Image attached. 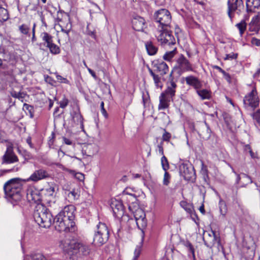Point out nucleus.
<instances>
[{
	"mask_svg": "<svg viewBox=\"0 0 260 260\" xmlns=\"http://www.w3.org/2000/svg\"><path fill=\"white\" fill-rule=\"evenodd\" d=\"M84 65L87 68V70L89 72V73L90 74V75L93 77V78L96 79V76L95 75V73L91 69L88 68L87 67L86 64H85V63H84Z\"/></svg>",
	"mask_w": 260,
	"mask_h": 260,
	"instance_id": "nucleus-58",
	"label": "nucleus"
},
{
	"mask_svg": "<svg viewBox=\"0 0 260 260\" xmlns=\"http://www.w3.org/2000/svg\"><path fill=\"white\" fill-rule=\"evenodd\" d=\"M214 69H216L218 70L220 72H221L222 74L224 73V71L222 70L220 67L217 66H214L213 67Z\"/></svg>",
	"mask_w": 260,
	"mask_h": 260,
	"instance_id": "nucleus-64",
	"label": "nucleus"
},
{
	"mask_svg": "<svg viewBox=\"0 0 260 260\" xmlns=\"http://www.w3.org/2000/svg\"><path fill=\"white\" fill-rule=\"evenodd\" d=\"M153 67L155 68V71L159 73L161 75L166 74L169 71L168 65L162 60L154 61L153 62Z\"/></svg>",
	"mask_w": 260,
	"mask_h": 260,
	"instance_id": "nucleus-20",
	"label": "nucleus"
},
{
	"mask_svg": "<svg viewBox=\"0 0 260 260\" xmlns=\"http://www.w3.org/2000/svg\"><path fill=\"white\" fill-rule=\"evenodd\" d=\"M43 190L44 191L46 196L53 197L55 193V185L51 184L43 189Z\"/></svg>",
	"mask_w": 260,
	"mask_h": 260,
	"instance_id": "nucleus-31",
	"label": "nucleus"
},
{
	"mask_svg": "<svg viewBox=\"0 0 260 260\" xmlns=\"http://www.w3.org/2000/svg\"><path fill=\"white\" fill-rule=\"evenodd\" d=\"M237 54H235L234 53H232L230 54H228L226 55V57H225V59H236L237 57Z\"/></svg>",
	"mask_w": 260,
	"mask_h": 260,
	"instance_id": "nucleus-53",
	"label": "nucleus"
},
{
	"mask_svg": "<svg viewBox=\"0 0 260 260\" xmlns=\"http://www.w3.org/2000/svg\"><path fill=\"white\" fill-rule=\"evenodd\" d=\"M47 47L49 49L50 52L52 54H57L60 52L59 48L53 43Z\"/></svg>",
	"mask_w": 260,
	"mask_h": 260,
	"instance_id": "nucleus-39",
	"label": "nucleus"
},
{
	"mask_svg": "<svg viewBox=\"0 0 260 260\" xmlns=\"http://www.w3.org/2000/svg\"><path fill=\"white\" fill-rule=\"evenodd\" d=\"M205 125L206 131L201 132L200 135L202 136L203 139H208L211 136V130L206 122Z\"/></svg>",
	"mask_w": 260,
	"mask_h": 260,
	"instance_id": "nucleus-38",
	"label": "nucleus"
},
{
	"mask_svg": "<svg viewBox=\"0 0 260 260\" xmlns=\"http://www.w3.org/2000/svg\"><path fill=\"white\" fill-rule=\"evenodd\" d=\"M180 206L191 215H192V214L196 215L194 213V211L193 207L191 204L188 203L186 201H184L180 202Z\"/></svg>",
	"mask_w": 260,
	"mask_h": 260,
	"instance_id": "nucleus-26",
	"label": "nucleus"
},
{
	"mask_svg": "<svg viewBox=\"0 0 260 260\" xmlns=\"http://www.w3.org/2000/svg\"><path fill=\"white\" fill-rule=\"evenodd\" d=\"M114 215L117 218H121L124 215V208L122 204L118 201H113L111 204Z\"/></svg>",
	"mask_w": 260,
	"mask_h": 260,
	"instance_id": "nucleus-17",
	"label": "nucleus"
},
{
	"mask_svg": "<svg viewBox=\"0 0 260 260\" xmlns=\"http://www.w3.org/2000/svg\"><path fill=\"white\" fill-rule=\"evenodd\" d=\"M185 81L186 83L190 86H192L195 89L198 90L202 87V83L199 79L193 76H190L186 77Z\"/></svg>",
	"mask_w": 260,
	"mask_h": 260,
	"instance_id": "nucleus-23",
	"label": "nucleus"
},
{
	"mask_svg": "<svg viewBox=\"0 0 260 260\" xmlns=\"http://www.w3.org/2000/svg\"><path fill=\"white\" fill-rule=\"evenodd\" d=\"M176 68L179 69L182 72L192 71L191 64L189 61L181 54L176 60Z\"/></svg>",
	"mask_w": 260,
	"mask_h": 260,
	"instance_id": "nucleus-16",
	"label": "nucleus"
},
{
	"mask_svg": "<svg viewBox=\"0 0 260 260\" xmlns=\"http://www.w3.org/2000/svg\"><path fill=\"white\" fill-rule=\"evenodd\" d=\"M23 108L28 110L30 113L33 110V107L27 104H24Z\"/></svg>",
	"mask_w": 260,
	"mask_h": 260,
	"instance_id": "nucleus-59",
	"label": "nucleus"
},
{
	"mask_svg": "<svg viewBox=\"0 0 260 260\" xmlns=\"http://www.w3.org/2000/svg\"><path fill=\"white\" fill-rule=\"evenodd\" d=\"M73 120L76 124H80L83 127V117L80 113H75L73 115Z\"/></svg>",
	"mask_w": 260,
	"mask_h": 260,
	"instance_id": "nucleus-35",
	"label": "nucleus"
},
{
	"mask_svg": "<svg viewBox=\"0 0 260 260\" xmlns=\"http://www.w3.org/2000/svg\"><path fill=\"white\" fill-rule=\"evenodd\" d=\"M76 208L73 205L65 206L55 216L54 224L59 232H73L76 228L74 222Z\"/></svg>",
	"mask_w": 260,
	"mask_h": 260,
	"instance_id": "nucleus-1",
	"label": "nucleus"
},
{
	"mask_svg": "<svg viewBox=\"0 0 260 260\" xmlns=\"http://www.w3.org/2000/svg\"><path fill=\"white\" fill-rule=\"evenodd\" d=\"M242 179L243 181H241L242 186L244 187L248 183H252L253 181L251 178L247 174L245 173L242 174Z\"/></svg>",
	"mask_w": 260,
	"mask_h": 260,
	"instance_id": "nucleus-36",
	"label": "nucleus"
},
{
	"mask_svg": "<svg viewBox=\"0 0 260 260\" xmlns=\"http://www.w3.org/2000/svg\"><path fill=\"white\" fill-rule=\"evenodd\" d=\"M41 36L47 47L53 43V37L47 32H44L42 33Z\"/></svg>",
	"mask_w": 260,
	"mask_h": 260,
	"instance_id": "nucleus-29",
	"label": "nucleus"
},
{
	"mask_svg": "<svg viewBox=\"0 0 260 260\" xmlns=\"http://www.w3.org/2000/svg\"><path fill=\"white\" fill-rule=\"evenodd\" d=\"M109 231L107 225L99 222L96 226L93 243L95 246H100L105 243L109 238Z\"/></svg>",
	"mask_w": 260,
	"mask_h": 260,
	"instance_id": "nucleus-5",
	"label": "nucleus"
},
{
	"mask_svg": "<svg viewBox=\"0 0 260 260\" xmlns=\"http://www.w3.org/2000/svg\"><path fill=\"white\" fill-rule=\"evenodd\" d=\"M128 209L133 214L135 220L142 217L146 216L144 210L138 206L131 205L129 206Z\"/></svg>",
	"mask_w": 260,
	"mask_h": 260,
	"instance_id": "nucleus-22",
	"label": "nucleus"
},
{
	"mask_svg": "<svg viewBox=\"0 0 260 260\" xmlns=\"http://www.w3.org/2000/svg\"><path fill=\"white\" fill-rule=\"evenodd\" d=\"M80 243L75 240L66 239L62 241L60 246L70 255L76 254L79 251Z\"/></svg>",
	"mask_w": 260,
	"mask_h": 260,
	"instance_id": "nucleus-9",
	"label": "nucleus"
},
{
	"mask_svg": "<svg viewBox=\"0 0 260 260\" xmlns=\"http://www.w3.org/2000/svg\"><path fill=\"white\" fill-rule=\"evenodd\" d=\"M22 184L15 179H12L6 182L4 186L6 197L10 200L15 202L21 200Z\"/></svg>",
	"mask_w": 260,
	"mask_h": 260,
	"instance_id": "nucleus-3",
	"label": "nucleus"
},
{
	"mask_svg": "<svg viewBox=\"0 0 260 260\" xmlns=\"http://www.w3.org/2000/svg\"><path fill=\"white\" fill-rule=\"evenodd\" d=\"M180 173L186 180H191L194 178L195 172L193 168L191 165L182 164L180 166Z\"/></svg>",
	"mask_w": 260,
	"mask_h": 260,
	"instance_id": "nucleus-12",
	"label": "nucleus"
},
{
	"mask_svg": "<svg viewBox=\"0 0 260 260\" xmlns=\"http://www.w3.org/2000/svg\"><path fill=\"white\" fill-rule=\"evenodd\" d=\"M135 220L138 228L143 232V230L147 225V220L146 219V216L142 217L141 218L137 219Z\"/></svg>",
	"mask_w": 260,
	"mask_h": 260,
	"instance_id": "nucleus-30",
	"label": "nucleus"
},
{
	"mask_svg": "<svg viewBox=\"0 0 260 260\" xmlns=\"http://www.w3.org/2000/svg\"><path fill=\"white\" fill-rule=\"evenodd\" d=\"M132 26L136 31H143L146 27L145 20L140 16H136L132 19Z\"/></svg>",
	"mask_w": 260,
	"mask_h": 260,
	"instance_id": "nucleus-19",
	"label": "nucleus"
},
{
	"mask_svg": "<svg viewBox=\"0 0 260 260\" xmlns=\"http://www.w3.org/2000/svg\"><path fill=\"white\" fill-rule=\"evenodd\" d=\"M0 19L4 21H6L8 19V12L6 9L0 8Z\"/></svg>",
	"mask_w": 260,
	"mask_h": 260,
	"instance_id": "nucleus-44",
	"label": "nucleus"
},
{
	"mask_svg": "<svg viewBox=\"0 0 260 260\" xmlns=\"http://www.w3.org/2000/svg\"><path fill=\"white\" fill-rule=\"evenodd\" d=\"M149 72L150 74L152 76L154 83L155 84V86L157 87H161L162 85L161 84L160 82V77L155 74L154 73V72L152 71V70L149 69Z\"/></svg>",
	"mask_w": 260,
	"mask_h": 260,
	"instance_id": "nucleus-33",
	"label": "nucleus"
},
{
	"mask_svg": "<svg viewBox=\"0 0 260 260\" xmlns=\"http://www.w3.org/2000/svg\"><path fill=\"white\" fill-rule=\"evenodd\" d=\"M161 164L163 170L165 172L169 169L168 159L165 155H163L161 158Z\"/></svg>",
	"mask_w": 260,
	"mask_h": 260,
	"instance_id": "nucleus-42",
	"label": "nucleus"
},
{
	"mask_svg": "<svg viewBox=\"0 0 260 260\" xmlns=\"http://www.w3.org/2000/svg\"><path fill=\"white\" fill-rule=\"evenodd\" d=\"M247 11H252V8H258L260 6V0H246Z\"/></svg>",
	"mask_w": 260,
	"mask_h": 260,
	"instance_id": "nucleus-24",
	"label": "nucleus"
},
{
	"mask_svg": "<svg viewBox=\"0 0 260 260\" xmlns=\"http://www.w3.org/2000/svg\"><path fill=\"white\" fill-rule=\"evenodd\" d=\"M219 210L221 215L224 217L227 213V207L224 202H219Z\"/></svg>",
	"mask_w": 260,
	"mask_h": 260,
	"instance_id": "nucleus-40",
	"label": "nucleus"
},
{
	"mask_svg": "<svg viewBox=\"0 0 260 260\" xmlns=\"http://www.w3.org/2000/svg\"><path fill=\"white\" fill-rule=\"evenodd\" d=\"M155 36L161 44L170 45L175 44V39L170 31V28L157 27Z\"/></svg>",
	"mask_w": 260,
	"mask_h": 260,
	"instance_id": "nucleus-8",
	"label": "nucleus"
},
{
	"mask_svg": "<svg viewBox=\"0 0 260 260\" xmlns=\"http://www.w3.org/2000/svg\"><path fill=\"white\" fill-rule=\"evenodd\" d=\"M228 15L232 19L233 17L232 13L238 11L237 13L240 12L244 9V4L242 0H228Z\"/></svg>",
	"mask_w": 260,
	"mask_h": 260,
	"instance_id": "nucleus-11",
	"label": "nucleus"
},
{
	"mask_svg": "<svg viewBox=\"0 0 260 260\" xmlns=\"http://www.w3.org/2000/svg\"><path fill=\"white\" fill-rule=\"evenodd\" d=\"M158 147V152L161 155H164V149H163V147L162 146V144H160L158 145L157 146Z\"/></svg>",
	"mask_w": 260,
	"mask_h": 260,
	"instance_id": "nucleus-60",
	"label": "nucleus"
},
{
	"mask_svg": "<svg viewBox=\"0 0 260 260\" xmlns=\"http://www.w3.org/2000/svg\"><path fill=\"white\" fill-rule=\"evenodd\" d=\"M11 94L13 98H18V96H19V92H17L16 91H12L11 92Z\"/></svg>",
	"mask_w": 260,
	"mask_h": 260,
	"instance_id": "nucleus-63",
	"label": "nucleus"
},
{
	"mask_svg": "<svg viewBox=\"0 0 260 260\" xmlns=\"http://www.w3.org/2000/svg\"><path fill=\"white\" fill-rule=\"evenodd\" d=\"M49 177V174L46 170L44 169H40L34 171L26 181L38 182L40 180L47 178Z\"/></svg>",
	"mask_w": 260,
	"mask_h": 260,
	"instance_id": "nucleus-14",
	"label": "nucleus"
},
{
	"mask_svg": "<svg viewBox=\"0 0 260 260\" xmlns=\"http://www.w3.org/2000/svg\"><path fill=\"white\" fill-rule=\"evenodd\" d=\"M176 87V83L173 81H171L168 85L167 89L160 94L158 106L159 110H164L169 108L170 102L173 101V98L175 95Z\"/></svg>",
	"mask_w": 260,
	"mask_h": 260,
	"instance_id": "nucleus-4",
	"label": "nucleus"
},
{
	"mask_svg": "<svg viewBox=\"0 0 260 260\" xmlns=\"http://www.w3.org/2000/svg\"><path fill=\"white\" fill-rule=\"evenodd\" d=\"M203 240L205 245L210 248L212 247L216 243L220 244V237L212 230L204 233Z\"/></svg>",
	"mask_w": 260,
	"mask_h": 260,
	"instance_id": "nucleus-10",
	"label": "nucleus"
},
{
	"mask_svg": "<svg viewBox=\"0 0 260 260\" xmlns=\"http://www.w3.org/2000/svg\"><path fill=\"white\" fill-rule=\"evenodd\" d=\"M260 29V17L257 15L253 17L249 24V30L257 32Z\"/></svg>",
	"mask_w": 260,
	"mask_h": 260,
	"instance_id": "nucleus-21",
	"label": "nucleus"
},
{
	"mask_svg": "<svg viewBox=\"0 0 260 260\" xmlns=\"http://www.w3.org/2000/svg\"><path fill=\"white\" fill-rule=\"evenodd\" d=\"M101 108L102 113L106 118H107L108 116V114L104 108V103L103 102H102L101 103Z\"/></svg>",
	"mask_w": 260,
	"mask_h": 260,
	"instance_id": "nucleus-54",
	"label": "nucleus"
},
{
	"mask_svg": "<svg viewBox=\"0 0 260 260\" xmlns=\"http://www.w3.org/2000/svg\"><path fill=\"white\" fill-rule=\"evenodd\" d=\"M62 139H63V141L64 143H65L66 144L68 145H74V143L73 142V141L71 140L68 139L66 137H63L62 138Z\"/></svg>",
	"mask_w": 260,
	"mask_h": 260,
	"instance_id": "nucleus-55",
	"label": "nucleus"
},
{
	"mask_svg": "<svg viewBox=\"0 0 260 260\" xmlns=\"http://www.w3.org/2000/svg\"><path fill=\"white\" fill-rule=\"evenodd\" d=\"M90 249L89 246L80 243L79 252H81L83 255H87L89 254Z\"/></svg>",
	"mask_w": 260,
	"mask_h": 260,
	"instance_id": "nucleus-37",
	"label": "nucleus"
},
{
	"mask_svg": "<svg viewBox=\"0 0 260 260\" xmlns=\"http://www.w3.org/2000/svg\"><path fill=\"white\" fill-rule=\"evenodd\" d=\"M19 96H18V98L19 100H20L21 102H23V99H25V96H26V94L24 92H19Z\"/></svg>",
	"mask_w": 260,
	"mask_h": 260,
	"instance_id": "nucleus-57",
	"label": "nucleus"
},
{
	"mask_svg": "<svg viewBox=\"0 0 260 260\" xmlns=\"http://www.w3.org/2000/svg\"><path fill=\"white\" fill-rule=\"evenodd\" d=\"M177 53V49L174 48L173 50L167 52L164 55L163 58L167 61H171Z\"/></svg>",
	"mask_w": 260,
	"mask_h": 260,
	"instance_id": "nucleus-34",
	"label": "nucleus"
},
{
	"mask_svg": "<svg viewBox=\"0 0 260 260\" xmlns=\"http://www.w3.org/2000/svg\"><path fill=\"white\" fill-rule=\"evenodd\" d=\"M19 29L22 34L27 35L29 30V27L27 25L23 24L19 27Z\"/></svg>",
	"mask_w": 260,
	"mask_h": 260,
	"instance_id": "nucleus-47",
	"label": "nucleus"
},
{
	"mask_svg": "<svg viewBox=\"0 0 260 260\" xmlns=\"http://www.w3.org/2000/svg\"><path fill=\"white\" fill-rule=\"evenodd\" d=\"M251 116L255 120V122L260 126V109L256 110L251 114Z\"/></svg>",
	"mask_w": 260,
	"mask_h": 260,
	"instance_id": "nucleus-41",
	"label": "nucleus"
},
{
	"mask_svg": "<svg viewBox=\"0 0 260 260\" xmlns=\"http://www.w3.org/2000/svg\"><path fill=\"white\" fill-rule=\"evenodd\" d=\"M170 176L169 174L166 171L164 174L163 184L165 185H168L170 183Z\"/></svg>",
	"mask_w": 260,
	"mask_h": 260,
	"instance_id": "nucleus-49",
	"label": "nucleus"
},
{
	"mask_svg": "<svg viewBox=\"0 0 260 260\" xmlns=\"http://www.w3.org/2000/svg\"><path fill=\"white\" fill-rule=\"evenodd\" d=\"M31 260H47V259L41 253H36L31 255Z\"/></svg>",
	"mask_w": 260,
	"mask_h": 260,
	"instance_id": "nucleus-46",
	"label": "nucleus"
},
{
	"mask_svg": "<svg viewBox=\"0 0 260 260\" xmlns=\"http://www.w3.org/2000/svg\"><path fill=\"white\" fill-rule=\"evenodd\" d=\"M251 43L256 46H260V40L253 38L251 40Z\"/></svg>",
	"mask_w": 260,
	"mask_h": 260,
	"instance_id": "nucleus-56",
	"label": "nucleus"
},
{
	"mask_svg": "<svg viewBox=\"0 0 260 260\" xmlns=\"http://www.w3.org/2000/svg\"><path fill=\"white\" fill-rule=\"evenodd\" d=\"M259 104V98L255 85L251 86L250 90L243 99V104L245 108L252 109L256 108Z\"/></svg>",
	"mask_w": 260,
	"mask_h": 260,
	"instance_id": "nucleus-6",
	"label": "nucleus"
},
{
	"mask_svg": "<svg viewBox=\"0 0 260 260\" xmlns=\"http://www.w3.org/2000/svg\"><path fill=\"white\" fill-rule=\"evenodd\" d=\"M18 161V158L13 152V148L11 146L8 147L2 158V164H10Z\"/></svg>",
	"mask_w": 260,
	"mask_h": 260,
	"instance_id": "nucleus-13",
	"label": "nucleus"
},
{
	"mask_svg": "<svg viewBox=\"0 0 260 260\" xmlns=\"http://www.w3.org/2000/svg\"><path fill=\"white\" fill-rule=\"evenodd\" d=\"M34 217L35 221L42 228H49L52 224L51 213L46 207L42 205H38L36 207Z\"/></svg>",
	"mask_w": 260,
	"mask_h": 260,
	"instance_id": "nucleus-2",
	"label": "nucleus"
},
{
	"mask_svg": "<svg viewBox=\"0 0 260 260\" xmlns=\"http://www.w3.org/2000/svg\"><path fill=\"white\" fill-rule=\"evenodd\" d=\"M99 150V146L95 144H87L83 146L82 153L86 156H92L97 154Z\"/></svg>",
	"mask_w": 260,
	"mask_h": 260,
	"instance_id": "nucleus-18",
	"label": "nucleus"
},
{
	"mask_svg": "<svg viewBox=\"0 0 260 260\" xmlns=\"http://www.w3.org/2000/svg\"><path fill=\"white\" fill-rule=\"evenodd\" d=\"M67 194L69 201L73 203L75 200H77L79 197V194L77 190L73 189L71 191H68L66 192Z\"/></svg>",
	"mask_w": 260,
	"mask_h": 260,
	"instance_id": "nucleus-28",
	"label": "nucleus"
},
{
	"mask_svg": "<svg viewBox=\"0 0 260 260\" xmlns=\"http://www.w3.org/2000/svg\"><path fill=\"white\" fill-rule=\"evenodd\" d=\"M154 19L159 24L157 27L170 28L172 17L168 10L161 9L157 11L154 14Z\"/></svg>",
	"mask_w": 260,
	"mask_h": 260,
	"instance_id": "nucleus-7",
	"label": "nucleus"
},
{
	"mask_svg": "<svg viewBox=\"0 0 260 260\" xmlns=\"http://www.w3.org/2000/svg\"><path fill=\"white\" fill-rule=\"evenodd\" d=\"M197 93L202 100H209L210 99L211 96V92L206 89H199L198 90H197Z\"/></svg>",
	"mask_w": 260,
	"mask_h": 260,
	"instance_id": "nucleus-25",
	"label": "nucleus"
},
{
	"mask_svg": "<svg viewBox=\"0 0 260 260\" xmlns=\"http://www.w3.org/2000/svg\"><path fill=\"white\" fill-rule=\"evenodd\" d=\"M184 245L188 249V250L192 254L193 256H194V250L191 243L187 241L185 242Z\"/></svg>",
	"mask_w": 260,
	"mask_h": 260,
	"instance_id": "nucleus-48",
	"label": "nucleus"
},
{
	"mask_svg": "<svg viewBox=\"0 0 260 260\" xmlns=\"http://www.w3.org/2000/svg\"><path fill=\"white\" fill-rule=\"evenodd\" d=\"M58 26L60 27L61 32L63 34L62 35L64 40L67 41L69 38V32L70 31V29H65L60 24H56V27L57 28Z\"/></svg>",
	"mask_w": 260,
	"mask_h": 260,
	"instance_id": "nucleus-45",
	"label": "nucleus"
},
{
	"mask_svg": "<svg viewBox=\"0 0 260 260\" xmlns=\"http://www.w3.org/2000/svg\"><path fill=\"white\" fill-rule=\"evenodd\" d=\"M26 198L30 203H38L41 201L39 190L34 186H29L26 190Z\"/></svg>",
	"mask_w": 260,
	"mask_h": 260,
	"instance_id": "nucleus-15",
	"label": "nucleus"
},
{
	"mask_svg": "<svg viewBox=\"0 0 260 260\" xmlns=\"http://www.w3.org/2000/svg\"><path fill=\"white\" fill-rule=\"evenodd\" d=\"M224 78L228 81V82H230V80H231V76L229 74L226 73L225 71H224V73L222 74Z\"/></svg>",
	"mask_w": 260,
	"mask_h": 260,
	"instance_id": "nucleus-61",
	"label": "nucleus"
},
{
	"mask_svg": "<svg viewBox=\"0 0 260 260\" xmlns=\"http://www.w3.org/2000/svg\"><path fill=\"white\" fill-rule=\"evenodd\" d=\"M171 137V135L170 133L166 132L165 130V133H164L162 138V140L165 141H169Z\"/></svg>",
	"mask_w": 260,
	"mask_h": 260,
	"instance_id": "nucleus-52",
	"label": "nucleus"
},
{
	"mask_svg": "<svg viewBox=\"0 0 260 260\" xmlns=\"http://www.w3.org/2000/svg\"><path fill=\"white\" fill-rule=\"evenodd\" d=\"M244 150L245 152L248 153L251 150V148L249 145H246L244 147Z\"/></svg>",
	"mask_w": 260,
	"mask_h": 260,
	"instance_id": "nucleus-62",
	"label": "nucleus"
},
{
	"mask_svg": "<svg viewBox=\"0 0 260 260\" xmlns=\"http://www.w3.org/2000/svg\"><path fill=\"white\" fill-rule=\"evenodd\" d=\"M145 47L148 54L150 55L155 54L157 51V48L151 42H146Z\"/></svg>",
	"mask_w": 260,
	"mask_h": 260,
	"instance_id": "nucleus-27",
	"label": "nucleus"
},
{
	"mask_svg": "<svg viewBox=\"0 0 260 260\" xmlns=\"http://www.w3.org/2000/svg\"><path fill=\"white\" fill-rule=\"evenodd\" d=\"M56 78L57 81L60 82V83H63L66 84L69 83V81L67 79L62 77L60 75H56Z\"/></svg>",
	"mask_w": 260,
	"mask_h": 260,
	"instance_id": "nucleus-51",
	"label": "nucleus"
},
{
	"mask_svg": "<svg viewBox=\"0 0 260 260\" xmlns=\"http://www.w3.org/2000/svg\"><path fill=\"white\" fill-rule=\"evenodd\" d=\"M141 246L140 245L137 246L134 252V256L132 260H138V257L141 254Z\"/></svg>",
	"mask_w": 260,
	"mask_h": 260,
	"instance_id": "nucleus-43",
	"label": "nucleus"
},
{
	"mask_svg": "<svg viewBox=\"0 0 260 260\" xmlns=\"http://www.w3.org/2000/svg\"><path fill=\"white\" fill-rule=\"evenodd\" d=\"M68 104L69 100L64 97L59 102L60 107L63 109L68 106Z\"/></svg>",
	"mask_w": 260,
	"mask_h": 260,
	"instance_id": "nucleus-50",
	"label": "nucleus"
},
{
	"mask_svg": "<svg viewBox=\"0 0 260 260\" xmlns=\"http://www.w3.org/2000/svg\"><path fill=\"white\" fill-rule=\"evenodd\" d=\"M236 26L239 29L240 35L242 37L246 29L247 24L245 21L244 20L241 21L236 25Z\"/></svg>",
	"mask_w": 260,
	"mask_h": 260,
	"instance_id": "nucleus-32",
	"label": "nucleus"
}]
</instances>
